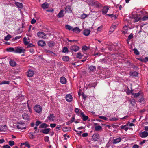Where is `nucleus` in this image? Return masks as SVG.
I'll use <instances>...</instances> for the list:
<instances>
[{
    "label": "nucleus",
    "mask_w": 148,
    "mask_h": 148,
    "mask_svg": "<svg viewBox=\"0 0 148 148\" xmlns=\"http://www.w3.org/2000/svg\"><path fill=\"white\" fill-rule=\"evenodd\" d=\"M25 49H23L22 47L18 46L15 47V53H25Z\"/></svg>",
    "instance_id": "nucleus-1"
},
{
    "label": "nucleus",
    "mask_w": 148,
    "mask_h": 148,
    "mask_svg": "<svg viewBox=\"0 0 148 148\" xmlns=\"http://www.w3.org/2000/svg\"><path fill=\"white\" fill-rule=\"evenodd\" d=\"M17 127L18 129L21 130L25 129L26 127L25 126V124L24 122L20 121L17 123Z\"/></svg>",
    "instance_id": "nucleus-2"
},
{
    "label": "nucleus",
    "mask_w": 148,
    "mask_h": 148,
    "mask_svg": "<svg viewBox=\"0 0 148 148\" xmlns=\"http://www.w3.org/2000/svg\"><path fill=\"white\" fill-rule=\"evenodd\" d=\"M35 111L38 113H39L42 111V108L41 106L39 105H36L34 108Z\"/></svg>",
    "instance_id": "nucleus-3"
},
{
    "label": "nucleus",
    "mask_w": 148,
    "mask_h": 148,
    "mask_svg": "<svg viewBox=\"0 0 148 148\" xmlns=\"http://www.w3.org/2000/svg\"><path fill=\"white\" fill-rule=\"evenodd\" d=\"M55 118V116H54V114H51L47 117V118L45 120V122H47L51 120L53 121H54Z\"/></svg>",
    "instance_id": "nucleus-4"
},
{
    "label": "nucleus",
    "mask_w": 148,
    "mask_h": 148,
    "mask_svg": "<svg viewBox=\"0 0 148 148\" xmlns=\"http://www.w3.org/2000/svg\"><path fill=\"white\" fill-rule=\"evenodd\" d=\"M37 36L40 38H44L46 37V34L42 32H39L37 34Z\"/></svg>",
    "instance_id": "nucleus-5"
},
{
    "label": "nucleus",
    "mask_w": 148,
    "mask_h": 148,
    "mask_svg": "<svg viewBox=\"0 0 148 148\" xmlns=\"http://www.w3.org/2000/svg\"><path fill=\"white\" fill-rule=\"evenodd\" d=\"M132 94L134 96V98H137L139 97H142L143 95V93L140 91H139L138 93H132Z\"/></svg>",
    "instance_id": "nucleus-6"
},
{
    "label": "nucleus",
    "mask_w": 148,
    "mask_h": 148,
    "mask_svg": "<svg viewBox=\"0 0 148 148\" xmlns=\"http://www.w3.org/2000/svg\"><path fill=\"white\" fill-rule=\"evenodd\" d=\"M50 130V128H45L40 130V133H42L44 134H47L49 133Z\"/></svg>",
    "instance_id": "nucleus-7"
},
{
    "label": "nucleus",
    "mask_w": 148,
    "mask_h": 148,
    "mask_svg": "<svg viewBox=\"0 0 148 148\" xmlns=\"http://www.w3.org/2000/svg\"><path fill=\"white\" fill-rule=\"evenodd\" d=\"M140 136L142 138H145L148 136V133L147 132L144 131L139 133Z\"/></svg>",
    "instance_id": "nucleus-8"
},
{
    "label": "nucleus",
    "mask_w": 148,
    "mask_h": 148,
    "mask_svg": "<svg viewBox=\"0 0 148 148\" xmlns=\"http://www.w3.org/2000/svg\"><path fill=\"white\" fill-rule=\"evenodd\" d=\"M34 74V71L31 69H29L27 72V76L29 77H32Z\"/></svg>",
    "instance_id": "nucleus-9"
},
{
    "label": "nucleus",
    "mask_w": 148,
    "mask_h": 148,
    "mask_svg": "<svg viewBox=\"0 0 148 148\" xmlns=\"http://www.w3.org/2000/svg\"><path fill=\"white\" fill-rule=\"evenodd\" d=\"M37 44L39 46L43 47L45 46L46 43L45 42L44 40H40L37 42Z\"/></svg>",
    "instance_id": "nucleus-10"
},
{
    "label": "nucleus",
    "mask_w": 148,
    "mask_h": 148,
    "mask_svg": "<svg viewBox=\"0 0 148 148\" xmlns=\"http://www.w3.org/2000/svg\"><path fill=\"white\" fill-rule=\"evenodd\" d=\"M66 99L67 101L71 102L73 100V97L70 94H68L66 96Z\"/></svg>",
    "instance_id": "nucleus-11"
},
{
    "label": "nucleus",
    "mask_w": 148,
    "mask_h": 148,
    "mask_svg": "<svg viewBox=\"0 0 148 148\" xmlns=\"http://www.w3.org/2000/svg\"><path fill=\"white\" fill-rule=\"evenodd\" d=\"M99 136L98 134H94L92 136V139L93 140L95 141H97V140L99 139Z\"/></svg>",
    "instance_id": "nucleus-12"
},
{
    "label": "nucleus",
    "mask_w": 148,
    "mask_h": 148,
    "mask_svg": "<svg viewBox=\"0 0 148 148\" xmlns=\"http://www.w3.org/2000/svg\"><path fill=\"white\" fill-rule=\"evenodd\" d=\"M100 6V4L97 1L94 0L92 6L98 8Z\"/></svg>",
    "instance_id": "nucleus-13"
},
{
    "label": "nucleus",
    "mask_w": 148,
    "mask_h": 148,
    "mask_svg": "<svg viewBox=\"0 0 148 148\" xmlns=\"http://www.w3.org/2000/svg\"><path fill=\"white\" fill-rule=\"evenodd\" d=\"M80 116H81L82 117V120L84 121H86L88 118V117L87 116L85 115L83 112H81V115Z\"/></svg>",
    "instance_id": "nucleus-14"
},
{
    "label": "nucleus",
    "mask_w": 148,
    "mask_h": 148,
    "mask_svg": "<svg viewBox=\"0 0 148 148\" xmlns=\"http://www.w3.org/2000/svg\"><path fill=\"white\" fill-rule=\"evenodd\" d=\"M49 125L46 124L45 123H43L39 126V128H47V127H49Z\"/></svg>",
    "instance_id": "nucleus-15"
},
{
    "label": "nucleus",
    "mask_w": 148,
    "mask_h": 148,
    "mask_svg": "<svg viewBox=\"0 0 148 148\" xmlns=\"http://www.w3.org/2000/svg\"><path fill=\"white\" fill-rule=\"evenodd\" d=\"M128 29V27L127 26L125 25L124 26L123 28V29L122 31L123 34H126L127 32Z\"/></svg>",
    "instance_id": "nucleus-16"
},
{
    "label": "nucleus",
    "mask_w": 148,
    "mask_h": 148,
    "mask_svg": "<svg viewBox=\"0 0 148 148\" xmlns=\"http://www.w3.org/2000/svg\"><path fill=\"white\" fill-rule=\"evenodd\" d=\"M49 7V4L47 2L44 3L41 5V7L43 9H45L48 8Z\"/></svg>",
    "instance_id": "nucleus-17"
},
{
    "label": "nucleus",
    "mask_w": 148,
    "mask_h": 148,
    "mask_svg": "<svg viewBox=\"0 0 148 148\" xmlns=\"http://www.w3.org/2000/svg\"><path fill=\"white\" fill-rule=\"evenodd\" d=\"M121 140V138L120 137L118 138H117L114 139L113 141V143L114 144H116L119 143Z\"/></svg>",
    "instance_id": "nucleus-18"
},
{
    "label": "nucleus",
    "mask_w": 148,
    "mask_h": 148,
    "mask_svg": "<svg viewBox=\"0 0 148 148\" xmlns=\"http://www.w3.org/2000/svg\"><path fill=\"white\" fill-rule=\"evenodd\" d=\"M63 10H62L59 12V13L57 15V16L58 18H61L64 17V15L63 13Z\"/></svg>",
    "instance_id": "nucleus-19"
},
{
    "label": "nucleus",
    "mask_w": 148,
    "mask_h": 148,
    "mask_svg": "<svg viewBox=\"0 0 148 148\" xmlns=\"http://www.w3.org/2000/svg\"><path fill=\"white\" fill-rule=\"evenodd\" d=\"M6 51L9 52H13L15 53V47L8 48L6 49Z\"/></svg>",
    "instance_id": "nucleus-20"
},
{
    "label": "nucleus",
    "mask_w": 148,
    "mask_h": 148,
    "mask_svg": "<svg viewBox=\"0 0 148 148\" xmlns=\"http://www.w3.org/2000/svg\"><path fill=\"white\" fill-rule=\"evenodd\" d=\"M60 82L62 84H65L66 82V78L64 77H61L60 78Z\"/></svg>",
    "instance_id": "nucleus-21"
},
{
    "label": "nucleus",
    "mask_w": 148,
    "mask_h": 148,
    "mask_svg": "<svg viewBox=\"0 0 148 148\" xmlns=\"http://www.w3.org/2000/svg\"><path fill=\"white\" fill-rule=\"evenodd\" d=\"M109 9L106 6L104 7L102 10V14H106Z\"/></svg>",
    "instance_id": "nucleus-22"
},
{
    "label": "nucleus",
    "mask_w": 148,
    "mask_h": 148,
    "mask_svg": "<svg viewBox=\"0 0 148 148\" xmlns=\"http://www.w3.org/2000/svg\"><path fill=\"white\" fill-rule=\"evenodd\" d=\"M15 4L18 8H22L23 7V4L21 3L16 2L15 3Z\"/></svg>",
    "instance_id": "nucleus-23"
},
{
    "label": "nucleus",
    "mask_w": 148,
    "mask_h": 148,
    "mask_svg": "<svg viewBox=\"0 0 148 148\" xmlns=\"http://www.w3.org/2000/svg\"><path fill=\"white\" fill-rule=\"evenodd\" d=\"M129 123H128L126 125H122L120 127L121 129H123L126 131H127L128 129V128L127 126L128 125Z\"/></svg>",
    "instance_id": "nucleus-24"
},
{
    "label": "nucleus",
    "mask_w": 148,
    "mask_h": 148,
    "mask_svg": "<svg viewBox=\"0 0 148 148\" xmlns=\"http://www.w3.org/2000/svg\"><path fill=\"white\" fill-rule=\"evenodd\" d=\"M10 64L12 67H14L16 65V62L14 60H11L10 61Z\"/></svg>",
    "instance_id": "nucleus-25"
},
{
    "label": "nucleus",
    "mask_w": 148,
    "mask_h": 148,
    "mask_svg": "<svg viewBox=\"0 0 148 148\" xmlns=\"http://www.w3.org/2000/svg\"><path fill=\"white\" fill-rule=\"evenodd\" d=\"M48 46L50 47H51L55 45V42L53 41H49L48 42Z\"/></svg>",
    "instance_id": "nucleus-26"
},
{
    "label": "nucleus",
    "mask_w": 148,
    "mask_h": 148,
    "mask_svg": "<svg viewBox=\"0 0 148 148\" xmlns=\"http://www.w3.org/2000/svg\"><path fill=\"white\" fill-rule=\"evenodd\" d=\"M90 31L88 29H85L84 30L83 34L86 36H88L90 34Z\"/></svg>",
    "instance_id": "nucleus-27"
},
{
    "label": "nucleus",
    "mask_w": 148,
    "mask_h": 148,
    "mask_svg": "<svg viewBox=\"0 0 148 148\" xmlns=\"http://www.w3.org/2000/svg\"><path fill=\"white\" fill-rule=\"evenodd\" d=\"M117 26V24L112 25L110 27V31L111 32H113Z\"/></svg>",
    "instance_id": "nucleus-28"
},
{
    "label": "nucleus",
    "mask_w": 148,
    "mask_h": 148,
    "mask_svg": "<svg viewBox=\"0 0 148 148\" xmlns=\"http://www.w3.org/2000/svg\"><path fill=\"white\" fill-rule=\"evenodd\" d=\"M7 128V127L6 125H3L0 127V131H5Z\"/></svg>",
    "instance_id": "nucleus-29"
},
{
    "label": "nucleus",
    "mask_w": 148,
    "mask_h": 148,
    "mask_svg": "<svg viewBox=\"0 0 148 148\" xmlns=\"http://www.w3.org/2000/svg\"><path fill=\"white\" fill-rule=\"evenodd\" d=\"M65 11L66 12H71L72 10L70 6H67L65 8Z\"/></svg>",
    "instance_id": "nucleus-30"
},
{
    "label": "nucleus",
    "mask_w": 148,
    "mask_h": 148,
    "mask_svg": "<svg viewBox=\"0 0 148 148\" xmlns=\"http://www.w3.org/2000/svg\"><path fill=\"white\" fill-rule=\"evenodd\" d=\"M22 116L24 119L26 120H29V117L28 114H24Z\"/></svg>",
    "instance_id": "nucleus-31"
},
{
    "label": "nucleus",
    "mask_w": 148,
    "mask_h": 148,
    "mask_svg": "<svg viewBox=\"0 0 148 148\" xmlns=\"http://www.w3.org/2000/svg\"><path fill=\"white\" fill-rule=\"evenodd\" d=\"M71 130V128L70 127H63L62 128V130L65 132H67L70 131Z\"/></svg>",
    "instance_id": "nucleus-32"
},
{
    "label": "nucleus",
    "mask_w": 148,
    "mask_h": 148,
    "mask_svg": "<svg viewBox=\"0 0 148 148\" xmlns=\"http://www.w3.org/2000/svg\"><path fill=\"white\" fill-rule=\"evenodd\" d=\"M66 29H68L69 30L72 29V30L73 32H74V28H72V27L69 25H66L65 27Z\"/></svg>",
    "instance_id": "nucleus-33"
},
{
    "label": "nucleus",
    "mask_w": 148,
    "mask_h": 148,
    "mask_svg": "<svg viewBox=\"0 0 148 148\" xmlns=\"http://www.w3.org/2000/svg\"><path fill=\"white\" fill-rule=\"evenodd\" d=\"M106 16H109L110 17H111L112 19H115L117 18V17L116 16L114 15L113 14H106Z\"/></svg>",
    "instance_id": "nucleus-34"
},
{
    "label": "nucleus",
    "mask_w": 148,
    "mask_h": 148,
    "mask_svg": "<svg viewBox=\"0 0 148 148\" xmlns=\"http://www.w3.org/2000/svg\"><path fill=\"white\" fill-rule=\"evenodd\" d=\"M75 112L78 114V115L80 116L81 115V113L82 112L81 110H79L77 108H75Z\"/></svg>",
    "instance_id": "nucleus-35"
},
{
    "label": "nucleus",
    "mask_w": 148,
    "mask_h": 148,
    "mask_svg": "<svg viewBox=\"0 0 148 148\" xmlns=\"http://www.w3.org/2000/svg\"><path fill=\"white\" fill-rule=\"evenodd\" d=\"M81 31V30L77 27H75V33L78 34Z\"/></svg>",
    "instance_id": "nucleus-36"
},
{
    "label": "nucleus",
    "mask_w": 148,
    "mask_h": 148,
    "mask_svg": "<svg viewBox=\"0 0 148 148\" xmlns=\"http://www.w3.org/2000/svg\"><path fill=\"white\" fill-rule=\"evenodd\" d=\"M94 1V0H86V2L89 5L92 6Z\"/></svg>",
    "instance_id": "nucleus-37"
},
{
    "label": "nucleus",
    "mask_w": 148,
    "mask_h": 148,
    "mask_svg": "<svg viewBox=\"0 0 148 148\" xmlns=\"http://www.w3.org/2000/svg\"><path fill=\"white\" fill-rule=\"evenodd\" d=\"M27 38L26 37H25L23 38V41L24 44L26 45H28L29 42V41H27Z\"/></svg>",
    "instance_id": "nucleus-38"
},
{
    "label": "nucleus",
    "mask_w": 148,
    "mask_h": 148,
    "mask_svg": "<svg viewBox=\"0 0 148 148\" xmlns=\"http://www.w3.org/2000/svg\"><path fill=\"white\" fill-rule=\"evenodd\" d=\"M140 97V98L138 100L139 102L141 103H144L145 102V100L143 97V95L142 97Z\"/></svg>",
    "instance_id": "nucleus-39"
},
{
    "label": "nucleus",
    "mask_w": 148,
    "mask_h": 148,
    "mask_svg": "<svg viewBox=\"0 0 148 148\" xmlns=\"http://www.w3.org/2000/svg\"><path fill=\"white\" fill-rule=\"evenodd\" d=\"M10 83V82L8 81H2L1 82H0V85L3 84H9Z\"/></svg>",
    "instance_id": "nucleus-40"
},
{
    "label": "nucleus",
    "mask_w": 148,
    "mask_h": 148,
    "mask_svg": "<svg viewBox=\"0 0 148 148\" xmlns=\"http://www.w3.org/2000/svg\"><path fill=\"white\" fill-rule=\"evenodd\" d=\"M62 58L64 61H68L69 60V57L67 56H63Z\"/></svg>",
    "instance_id": "nucleus-41"
},
{
    "label": "nucleus",
    "mask_w": 148,
    "mask_h": 148,
    "mask_svg": "<svg viewBox=\"0 0 148 148\" xmlns=\"http://www.w3.org/2000/svg\"><path fill=\"white\" fill-rule=\"evenodd\" d=\"M12 37V36L8 34L5 37L4 40H9Z\"/></svg>",
    "instance_id": "nucleus-42"
},
{
    "label": "nucleus",
    "mask_w": 148,
    "mask_h": 148,
    "mask_svg": "<svg viewBox=\"0 0 148 148\" xmlns=\"http://www.w3.org/2000/svg\"><path fill=\"white\" fill-rule=\"evenodd\" d=\"M136 17L134 16H133L132 17V18H134L135 20L134 21V22H137L140 19V18L137 17V15H136Z\"/></svg>",
    "instance_id": "nucleus-43"
},
{
    "label": "nucleus",
    "mask_w": 148,
    "mask_h": 148,
    "mask_svg": "<svg viewBox=\"0 0 148 148\" xmlns=\"http://www.w3.org/2000/svg\"><path fill=\"white\" fill-rule=\"evenodd\" d=\"M76 56L77 58L79 59H80L82 58V57L83 56V55L81 54L80 52H78L77 53Z\"/></svg>",
    "instance_id": "nucleus-44"
},
{
    "label": "nucleus",
    "mask_w": 148,
    "mask_h": 148,
    "mask_svg": "<svg viewBox=\"0 0 148 148\" xmlns=\"http://www.w3.org/2000/svg\"><path fill=\"white\" fill-rule=\"evenodd\" d=\"M96 69V67L95 66H91L89 67V69L91 71H94Z\"/></svg>",
    "instance_id": "nucleus-45"
},
{
    "label": "nucleus",
    "mask_w": 148,
    "mask_h": 148,
    "mask_svg": "<svg viewBox=\"0 0 148 148\" xmlns=\"http://www.w3.org/2000/svg\"><path fill=\"white\" fill-rule=\"evenodd\" d=\"M102 127L100 126H97L95 127V130L96 131H99L101 130Z\"/></svg>",
    "instance_id": "nucleus-46"
},
{
    "label": "nucleus",
    "mask_w": 148,
    "mask_h": 148,
    "mask_svg": "<svg viewBox=\"0 0 148 148\" xmlns=\"http://www.w3.org/2000/svg\"><path fill=\"white\" fill-rule=\"evenodd\" d=\"M97 85V84L95 83L90 84L89 85V87H95Z\"/></svg>",
    "instance_id": "nucleus-47"
},
{
    "label": "nucleus",
    "mask_w": 148,
    "mask_h": 148,
    "mask_svg": "<svg viewBox=\"0 0 148 148\" xmlns=\"http://www.w3.org/2000/svg\"><path fill=\"white\" fill-rule=\"evenodd\" d=\"M88 15L85 14H83L81 16V18L83 19H85L86 17L88 16Z\"/></svg>",
    "instance_id": "nucleus-48"
},
{
    "label": "nucleus",
    "mask_w": 148,
    "mask_h": 148,
    "mask_svg": "<svg viewBox=\"0 0 148 148\" xmlns=\"http://www.w3.org/2000/svg\"><path fill=\"white\" fill-rule=\"evenodd\" d=\"M9 145L11 146H12L15 145V142L12 140L8 142Z\"/></svg>",
    "instance_id": "nucleus-49"
},
{
    "label": "nucleus",
    "mask_w": 148,
    "mask_h": 148,
    "mask_svg": "<svg viewBox=\"0 0 148 148\" xmlns=\"http://www.w3.org/2000/svg\"><path fill=\"white\" fill-rule=\"evenodd\" d=\"M131 75L134 76H136L138 75V73L137 72L133 71L132 72Z\"/></svg>",
    "instance_id": "nucleus-50"
},
{
    "label": "nucleus",
    "mask_w": 148,
    "mask_h": 148,
    "mask_svg": "<svg viewBox=\"0 0 148 148\" xmlns=\"http://www.w3.org/2000/svg\"><path fill=\"white\" fill-rule=\"evenodd\" d=\"M68 50L67 47H64L63 48L62 52L64 53L68 52Z\"/></svg>",
    "instance_id": "nucleus-51"
},
{
    "label": "nucleus",
    "mask_w": 148,
    "mask_h": 148,
    "mask_svg": "<svg viewBox=\"0 0 148 148\" xmlns=\"http://www.w3.org/2000/svg\"><path fill=\"white\" fill-rule=\"evenodd\" d=\"M74 122V116H73L72 117V118L71 120L70 121H69L67 122V125H69L70 123H72Z\"/></svg>",
    "instance_id": "nucleus-52"
},
{
    "label": "nucleus",
    "mask_w": 148,
    "mask_h": 148,
    "mask_svg": "<svg viewBox=\"0 0 148 148\" xmlns=\"http://www.w3.org/2000/svg\"><path fill=\"white\" fill-rule=\"evenodd\" d=\"M49 140V138L48 136H46L44 137V140L45 142H48Z\"/></svg>",
    "instance_id": "nucleus-53"
},
{
    "label": "nucleus",
    "mask_w": 148,
    "mask_h": 148,
    "mask_svg": "<svg viewBox=\"0 0 148 148\" xmlns=\"http://www.w3.org/2000/svg\"><path fill=\"white\" fill-rule=\"evenodd\" d=\"M130 103L132 105L134 106L136 103L135 100L133 99L130 100Z\"/></svg>",
    "instance_id": "nucleus-54"
},
{
    "label": "nucleus",
    "mask_w": 148,
    "mask_h": 148,
    "mask_svg": "<svg viewBox=\"0 0 148 148\" xmlns=\"http://www.w3.org/2000/svg\"><path fill=\"white\" fill-rule=\"evenodd\" d=\"M29 134L30 135V136H29L30 139H33L35 138L33 135L34 134L32 132L29 133Z\"/></svg>",
    "instance_id": "nucleus-55"
},
{
    "label": "nucleus",
    "mask_w": 148,
    "mask_h": 148,
    "mask_svg": "<svg viewBox=\"0 0 148 148\" xmlns=\"http://www.w3.org/2000/svg\"><path fill=\"white\" fill-rule=\"evenodd\" d=\"M134 52L135 54L136 55H138L139 54V53L137 49L136 48H134L133 49Z\"/></svg>",
    "instance_id": "nucleus-56"
},
{
    "label": "nucleus",
    "mask_w": 148,
    "mask_h": 148,
    "mask_svg": "<svg viewBox=\"0 0 148 148\" xmlns=\"http://www.w3.org/2000/svg\"><path fill=\"white\" fill-rule=\"evenodd\" d=\"M45 51H46V52L47 53H49L50 54L52 53L54 55H56V54L55 53H54L53 51H51L47 50H45Z\"/></svg>",
    "instance_id": "nucleus-57"
},
{
    "label": "nucleus",
    "mask_w": 148,
    "mask_h": 148,
    "mask_svg": "<svg viewBox=\"0 0 148 148\" xmlns=\"http://www.w3.org/2000/svg\"><path fill=\"white\" fill-rule=\"evenodd\" d=\"M42 123L41 121H37L35 123V125L36 126H38L40 124Z\"/></svg>",
    "instance_id": "nucleus-58"
},
{
    "label": "nucleus",
    "mask_w": 148,
    "mask_h": 148,
    "mask_svg": "<svg viewBox=\"0 0 148 148\" xmlns=\"http://www.w3.org/2000/svg\"><path fill=\"white\" fill-rule=\"evenodd\" d=\"M89 49V48L88 47H87L86 46H83L82 47V49L84 51H86Z\"/></svg>",
    "instance_id": "nucleus-59"
},
{
    "label": "nucleus",
    "mask_w": 148,
    "mask_h": 148,
    "mask_svg": "<svg viewBox=\"0 0 148 148\" xmlns=\"http://www.w3.org/2000/svg\"><path fill=\"white\" fill-rule=\"evenodd\" d=\"M27 45V48H29L30 47L35 46V45L32 44V43H29Z\"/></svg>",
    "instance_id": "nucleus-60"
},
{
    "label": "nucleus",
    "mask_w": 148,
    "mask_h": 148,
    "mask_svg": "<svg viewBox=\"0 0 148 148\" xmlns=\"http://www.w3.org/2000/svg\"><path fill=\"white\" fill-rule=\"evenodd\" d=\"M143 21H145L148 19V16H145L142 18Z\"/></svg>",
    "instance_id": "nucleus-61"
},
{
    "label": "nucleus",
    "mask_w": 148,
    "mask_h": 148,
    "mask_svg": "<svg viewBox=\"0 0 148 148\" xmlns=\"http://www.w3.org/2000/svg\"><path fill=\"white\" fill-rule=\"evenodd\" d=\"M82 96L83 99H84V101H85V100L86 98L87 97L86 95L84 93H82Z\"/></svg>",
    "instance_id": "nucleus-62"
},
{
    "label": "nucleus",
    "mask_w": 148,
    "mask_h": 148,
    "mask_svg": "<svg viewBox=\"0 0 148 148\" xmlns=\"http://www.w3.org/2000/svg\"><path fill=\"white\" fill-rule=\"evenodd\" d=\"M25 146L26 147H27L28 148H30V145L29 144L28 142L26 141L25 143Z\"/></svg>",
    "instance_id": "nucleus-63"
},
{
    "label": "nucleus",
    "mask_w": 148,
    "mask_h": 148,
    "mask_svg": "<svg viewBox=\"0 0 148 148\" xmlns=\"http://www.w3.org/2000/svg\"><path fill=\"white\" fill-rule=\"evenodd\" d=\"M99 61L102 63H104L106 62V59H102L100 60Z\"/></svg>",
    "instance_id": "nucleus-64"
}]
</instances>
